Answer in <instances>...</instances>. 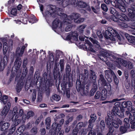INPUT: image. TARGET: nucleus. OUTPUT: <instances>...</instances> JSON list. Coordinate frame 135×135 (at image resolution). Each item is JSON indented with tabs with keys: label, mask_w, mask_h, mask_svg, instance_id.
Here are the masks:
<instances>
[{
	"label": "nucleus",
	"mask_w": 135,
	"mask_h": 135,
	"mask_svg": "<svg viewBox=\"0 0 135 135\" xmlns=\"http://www.w3.org/2000/svg\"><path fill=\"white\" fill-rule=\"evenodd\" d=\"M58 9L59 10L57 11V8L55 6L51 5L44 14L47 21L48 17H50L51 16L54 17L57 15L61 16L64 19L62 23L58 19H56L54 20L52 25V28L54 30L60 28L64 25L68 24L66 20H65L67 17L66 15L62 13L63 11L61 9L59 8Z\"/></svg>",
	"instance_id": "f257e3e1"
},
{
	"label": "nucleus",
	"mask_w": 135,
	"mask_h": 135,
	"mask_svg": "<svg viewBox=\"0 0 135 135\" xmlns=\"http://www.w3.org/2000/svg\"><path fill=\"white\" fill-rule=\"evenodd\" d=\"M120 107L119 106L118 107L114 106L113 107L111 112L112 115H108L106 117L105 121L107 124L111 126L113 125L114 127L115 128H118L119 124H121L122 123V121L114 116L117 115L120 116V115H123L122 113H121V114H120Z\"/></svg>",
	"instance_id": "f03ea898"
},
{
	"label": "nucleus",
	"mask_w": 135,
	"mask_h": 135,
	"mask_svg": "<svg viewBox=\"0 0 135 135\" xmlns=\"http://www.w3.org/2000/svg\"><path fill=\"white\" fill-rule=\"evenodd\" d=\"M103 34L104 37L107 39L112 41H117L119 44H122L124 42L123 37L119 35L117 31L110 27H108L105 31H103Z\"/></svg>",
	"instance_id": "7ed1b4c3"
},
{
	"label": "nucleus",
	"mask_w": 135,
	"mask_h": 135,
	"mask_svg": "<svg viewBox=\"0 0 135 135\" xmlns=\"http://www.w3.org/2000/svg\"><path fill=\"white\" fill-rule=\"evenodd\" d=\"M105 77L109 82H112L113 80L112 76H113L116 84H118V81L116 76L112 71L106 70L105 71Z\"/></svg>",
	"instance_id": "20e7f679"
},
{
	"label": "nucleus",
	"mask_w": 135,
	"mask_h": 135,
	"mask_svg": "<svg viewBox=\"0 0 135 135\" xmlns=\"http://www.w3.org/2000/svg\"><path fill=\"white\" fill-rule=\"evenodd\" d=\"M102 55L103 57H106L108 59H110L112 61H114L117 59L116 54L113 53L109 51H102L101 52Z\"/></svg>",
	"instance_id": "39448f33"
},
{
	"label": "nucleus",
	"mask_w": 135,
	"mask_h": 135,
	"mask_svg": "<svg viewBox=\"0 0 135 135\" xmlns=\"http://www.w3.org/2000/svg\"><path fill=\"white\" fill-rule=\"evenodd\" d=\"M80 15L78 13H74L72 14V15L69 16L68 17L67 16L65 20H66L67 23H70L71 21L74 19L75 22V21L77 20L80 17Z\"/></svg>",
	"instance_id": "423d86ee"
},
{
	"label": "nucleus",
	"mask_w": 135,
	"mask_h": 135,
	"mask_svg": "<svg viewBox=\"0 0 135 135\" xmlns=\"http://www.w3.org/2000/svg\"><path fill=\"white\" fill-rule=\"evenodd\" d=\"M115 64L116 66L118 68L120 67L121 66H126L127 64V61L124 60L121 58H118L117 57L115 59Z\"/></svg>",
	"instance_id": "0eeeda50"
},
{
	"label": "nucleus",
	"mask_w": 135,
	"mask_h": 135,
	"mask_svg": "<svg viewBox=\"0 0 135 135\" xmlns=\"http://www.w3.org/2000/svg\"><path fill=\"white\" fill-rule=\"evenodd\" d=\"M110 18L113 21L117 22L118 24L121 27L124 28H127L128 27V25L124 22H120L119 20L116 18L115 16L112 15L110 17Z\"/></svg>",
	"instance_id": "6e6552de"
},
{
	"label": "nucleus",
	"mask_w": 135,
	"mask_h": 135,
	"mask_svg": "<svg viewBox=\"0 0 135 135\" xmlns=\"http://www.w3.org/2000/svg\"><path fill=\"white\" fill-rule=\"evenodd\" d=\"M11 104L9 102L7 104L4 108L1 113L2 116H6L8 113L11 107Z\"/></svg>",
	"instance_id": "1a4fd4ad"
},
{
	"label": "nucleus",
	"mask_w": 135,
	"mask_h": 135,
	"mask_svg": "<svg viewBox=\"0 0 135 135\" xmlns=\"http://www.w3.org/2000/svg\"><path fill=\"white\" fill-rule=\"evenodd\" d=\"M9 124L8 122L4 121H1L0 122V129L2 131H6L9 127Z\"/></svg>",
	"instance_id": "9d476101"
},
{
	"label": "nucleus",
	"mask_w": 135,
	"mask_h": 135,
	"mask_svg": "<svg viewBox=\"0 0 135 135\" xmlns=\"http://www.w3.org/2000/svg\"><path fill=\"white\" fill-rule=\"evenodd\" d=\"M78 34L75 31L73 32L71 35H68L66 38L67 40L77 41L78 40Z\"/></svg>",
	"instance_id": "9b49d317"
},
{
	"label": "nucleus",
	"mask_w": 135,
	"mask_h": 135,
	"mask_svg": "<svg viewBox=\"0 0 135 135\" xmlns=\"http://www.w3.org/2000/svg\"><path fill=\"white\" fill-rule=\"evenodd\" d=\"M58 124L55 122L53 124L52 127L54 129H56L57 130L59 131V133L57 135H63L64 133V131L63 130H61V126L58 127Z\"/></svg>",
	"instance_id": "f8f14e48"
},
{
	"label": "nucleus",
	"mask_w": 135,
	"mask_h": 135,
	"mask_svg": "<svg viewBox=\"0 0 135 135\" xmlns=\"http://www.w3.org/2000/svg\"><path fill=\"white\" fill-rule=\"evenodd\" d=\"M27 44H26L22 47L20 50V48H17L16 51V55L18 57L21 56L23 54L25 49L27 46Z\"/></svg>",
	"instance_id": "ddd939ff"
},
{
	"label": "nucleus",
	"mask_w": 135,
	"mask_h": 135,
	"mask_svg": "<svg viewBox=\"0 0 135 135\" xmlns=\"http://www.w3.org/2000/svg\"><path fill=\"white\" fill-rule=\"evenodd\" d=\"M116 16H115L116 18L123 21H128L129 19L124 14H122V15H119L118 13H116Z\"/></svg>",
	"instance_id": "4468645a"
},
{
	"label": "nucleus",
	"mask_w": 135,
	"mask_h": 135,
	"mask_svg": "<svg viewBox=\"0 0 135 135\" xmlns=\"http://www.w3.org/2000/svg\"><path fill=\"white\" fill-rule=\"evenodd\" d=\"M74 2L75 4L73 5L75 6H78L81 8H84L87 6L86 3L82 1L81 0H75Z\"/></svg>",
	"instance_id": "2eb2a0df"
},
{
	"label": "nucleus",
	"mask_w": 135,
	"mask_h": 135,
	"mask_svg": "<svg viewBox=\"0 0 135 135\" xmlns=\"http://www.w3.org/2000/svg\"><path fill=\"white\" fill-rule=\"evenodd\" d=\"M74 1L75 0H71V1H69V0H62V1L60 3V4H62V7H65L69 4H75V3Z\"/></svg>",
	"instance_id": "dca6fc26"
},
{
	"label": "nucleus",
	"mask_w": 135,
	"mask_h": 135,
	"mask_svg": "<svg viewBox=\"0 0 135 135\" xmlns=\"http://www.w3.org/2000/svg\"><path fill=\"white\" fill-rule=\"evenodd\" d=\"M118 8L121 11L124 12L126 11V9L125 8L124 3L122 0L120 1L119 0L118 1Z\"/></svg>",
	"instance_id": "f3484780"
},
{
	"label": "nucleus",
	"mask_w": 135,
	"mask_h": 135,
	"mask_svg": "<svg viewBox=\"0 0 135 135\" xmlns=\"http://www.w3.org/2000/svg\"><path fill=\"white\" fill-rule=\"evenodd\" d=\"M124 35L128 42L135 45V37L133 36H128L129 35L127 33H125Z\"/></svg>",
	"instance_id": "a211bd4d"
},
{
	"label": "nucleus",
	"mask_w": 135,
	"mask_h": 135,
	"mask_svg": "<svg viewBox=\"0 0 135 135\" xmlns=\"http://www.w3.org/2000/svg\"><path fill=\"white\" fill-rule=\"evenodd\" d=\"M86 43L85 44V46L86 49L93 52H95V50L93 49V46L91 43L88 40H85Z\"/></svg>",
	"instance_id": "6ab92c4d"
},
{
	"label": "nucleus",
	"mask_w": 135,
	"mask_h": 135,
	"mask_svg": "<svg viewBox=\"0 0 135 135\" xmlns=\"http://www.w3.org/2000/svg\"><path fill=\"white\" fill-rule=\"evenodd\" d=\"M34 113L32 111H30L28 112L27 113V116L23 115L22 117V119L23 121L26 120V118L29 119L31 117H32L34 115Z\"/></svg>",
	"instance_id": "aec40b11"
},
{
	"label": "nucleus",
	"mask_w": 135,
	"mask_h": 135,
	"mask_svg": "<svg viewBox=\"0 0 135 135\" xmlns=\"http://www.w3.org/2000/svg\"><path fill=\"white\" fill-rule=\"evenodd\" d=\"M107 90L104 89L102 90L101 94V99L102 100H105L107 97Z\"/></svg>",
	"instance_id": "412c9836"
},
{
	"label": "nucleus",
	"mask_w": 135,
	"mask_h": 135,
	"mask_svg": "<svg viewBox=\"0 0 135 135\" xmlns=\"http://www.w3.org/2000/svg\"><path fill=\"white\" fill-rule=\"evenodd\" d=\"M23 111L22 109H21L19 111L15 114L13 117H15V119L16 120L18 118L21 117L23 114Z\"/></svg>",
	"instance_id": "4be33fe9"
},
{
	"label": "nucleus",
	"mask_w": 135,
	"mask_h": 135,
	"mask_svg": "<svg viewBox=\"0 0 135 135\" xmlns=\"http://www.w3.org/2000/svg\"><path fill=\"white\" fill-rule=\"evenodd\" d=\"M61 97L60 96L56 94L52 95L50 98L52 102L58 101L60 99Z\"/></svg>",
	"instance_id": "5701e85b"
},
{
	"label": "nucleus",
	"mask_w": 135,
	"mask_h": 135,
	"mask_svg": "<svg viewBox=\"0 0 135 135\" xmlns=\"http://www.w3.org/2000/svg\"><path fill=\"white\" fill-rule=\"evenodd\" d=\"M86 26L85 25H83L79 26L78 28V31L79 34H82L83 33L84 30L86 27Z\"/></svg>",
	"instance_id": "b1692460"
},
{
	"label": "nucleus",
	"mask_w": 135,
	"mask_h": 135,
	"mask_svg": "<svg viewBox=\"0 0 135 135\" xmlns=\"http://www.w3.org/2000/svg\"><path fill=\"white\" fill-rule=\"evenodd\" d=\"M46 124V128L49 129L50 128V124L51 123V119L50 117H47L45 119Z\"/></svg>",
	"instance_id": "393cba45"
},
{
	"label": "nucleus",
	"mask_w": 135,
	"mask_h": 135,
	"mask_svg": "<svg viewBox=\"0 0 135 135\" xmlns=\"http://www.w3.org/2000/svg\"><path fill=\"white\" fill-rule=\"evenodd\" d=\"M133 113V116L129 112L127 111L126 112V114L127 116L129 117V120H134V118L135 117V113L134 112Z\"/></svg>",
	"instance_id": "a878e982"
},
{
	"label": "nucleus",
	"mask_w": 135,
	"mask_h": 135,
	"mask_svg": "<svg viewBox=\"0 0 135 135\" xmlns=\"http://www.w3.org/2000/svg\"><path fill=\"white\" fill-rule=\"evenodd\" d=\"M89 39V40L93 42L94 46H95L96 47L98 48H99L100 47V44L96 40H93L91 37H90Z\"/></svg>",
	"instance_id": "bb28decb"
},
{
	"label": "nucleus",
	"mask_w": 135,
	"mask_h": 135,
	"mask_svg": "<svg viewBox=\"0 0 135 135\" xmlns=\"http://www.w3.org/2000/svg\"><path fill=\"white\" fill-rule=\"evenodd\" d=\"M107 125H108V124ZM108 126L109 127H110L109 128V132L107 133V135H115V134L114 131V128L111 127H112L113 126V125L111 126L109 125H108Z\"/></svg>",
	"instance_id": "cd10ccee"
},
{
	"label": "nucleus",
	"mask_w": 135,
	"mask_h": 135,
	"mask_svg": "<svg viewBox=\"0 0 135 135\" xmlns=\"http://www.w3.org/2000/svg\"><path fill=\"white\" fill-rule=\"evenodd\" d=\"M129 127H127L126 126H122L120 127V131L122 134H123L126 133L127 129L129 128Z\"/></svg>",
	"instance_id": "c85d7f7f"
},
{
	"label": "nucleus",
	"mask_w": 135,
	"mask_h": 135,
	"mask_svg": "<svg viewBox=\"0 0 135 135\" xmlns=\"http://www.w3.org/2000/svg\"><path fill=\"white\" fill-rule=\"evenodd\" d=\"M105 127V124L104 121L102 120H101L99 124V128L101 131L104 130Z\"/></svg>",
	"instance_id": "c756f323"
},
{
	"label": "nucleus",
	"mask_w": 135,
	"mask_h": 135,
	"mask_svg": "<svg viewBox=\"0 0 135 135\" xmlns=\"http://www.w3.org/2000/svg\"><path fill=\"white\" fill-rule=\"evenodd\" d=\"M21 64V59L17 58L16 59L15 63V66L17 67L18 69L19 68Z\"/></svg>",
	"instance_id": "7c9ffc66"
},
{
	"label": "nucleus",
	"mask_w": 135,
	"mask_h": 135,
	"mask_svg": "<svg viewBox=\"0 0 135 135\" xmlns=\"http://www.w3.org/2000/svg\"><path fill=\"white\" fill-rule=\"evenodd\" d=\"M96 77L95 73L92 71H91L90 76V79L92 80H95L96 78Z\"/></svg>",
	"instance_id": "2f4dec72"
},
{
	"label": "nucleus",
	"mask_w": 135,
	"mask_h": 135,
	"mask_svg": "<svg viewBox=\"0 0 135 135\" xmlns=\"http://www.w3.org/2000/svg\"><path fill=\"white\" fill-rule=\"evenodd\" d=\"M124 126H126L127 127H130V125L129 123V120L128 118H125L123 121Z\"/></svg>",
	"instance_id": "473e14b6"
},
{
	"label": "nucleus",
	"mask_w": 135,
	"mask_h": 135,
	"mask_svg": "<svg viewBox=\"0 0 135 135\" xmlns=\"http://www.w3.org/2000/svg\"><path fill=\"white\" fill-rule=\"evenodd\" d=\"M88 71L86 70H85L83 74H81V75L83 78L84 79L86 80L88 78Z\"/></svg>",
	"instance_id": "72a5a7b5"
},
{
	"label": "nucleus",
	"mask_w": 135,
	"mask_h": 135,
	"mask_svg": "<svg viewBox=\"0 0 135 135\" xmlns=\"http://www.w3.org/2000/svg\"><path fill=\"white\" fill-rule=\"evenodd\" d=\"M8 97L6 95H3L2 98L0 100L1 102L5 104L7 102L8 100Z\"/></svg>",
	"instance_id": "f704fd0d"
},
{
	"label": "nucleus",
	"mask_w": 135,
	"mask_h": 135,
	"mask_svg": "<svg viewBox=\"0 0 135 135\" xmlns=\"http://www.w3.org/2000/svg\"><path fill=\"white\" fill-rule=\"evenodd\" d=\"M8 47L7 46V44L6 42H4L3 44V51L4 54H6L7 51Z\"/></svg>",
	"instance_id": "c9c22d12"
},
{
	"label": "nucleus",
	"mask_w": 135,
	"mask_h": 135,
	"mask_svg": "<svg viewBox=\"0 0 135 135\" xmlns=\"http://www.w3.org/2000/svg\"><path fill=\"white\" fill-rule=\"evenodd\" d=\"M23 84L18 83L16 86V89L18 92H20L22 88Z\"/></svg>",
	"instance_id": "e433bc0d"
},
{
	"label": "nucleus",
	"mask_w": 135,
	"mask_h": 135,
	"mask_svg": "<svg viewBox=\"0 0 135 135\" xmlns=\"http://www.w3.org/2000/svg\"><path fill=\"white\" fill-rule=\"evenodd\" d=\"M89 125L88 129L89 131L90 130H93V122H92L91 120H90L89 121Z\"/></svg>",
	"instance_id": "4c0bfd02"
},
{
	"label": "nucleus",
	"mask_w": 135,
	"mask_h": 135,
	"mask_svg": "<svg viewBox=\"0 0 135 135\" xmlns=\"http://www.w3.org/2000/svg\"><path fill=\"white\" fill-rule=\"evenodd\" d=\"M42 97L41 93L38 94V97L36 101L38 103H40L42 100Z\"/></svg>",
	"instance_id": "58836bf2"
},
{
	"label": "nucleus",
	"mask_w": 135,
	"mask_h": 135,
	"mask_svg": "<svg viewBox=\"0 0 135 135\" xmlns=\"http://www.w3.org/2000/svg\"><path fill=\"white\" fill-rule=\"evenodd\" d=\"M130 123L131 124V127L132 128H135V117L134 120H130Z\"/></svg>",
	"instance_id": "ea45409f"
},
{
	"label": "nucleus",
	"mask_w": 135,
	"mask_h": 135,
	"mask_svg": "<svg viewBox=\"0 0 135 135\" xmlns=\"http://www.w3.org/2000/svg\"><path fill=\"white\" fill-rule=\"evenodd\" d=\"M97 88V86H95L93 88L90 90V95L92 96L94 95V93L96 91Z\"/></svg>",
	"instance_id": "a19ab883"
},
{
	"label": "nucleus",
	"mask_w": 135,
	"mask_h": 135,
	"mask_svg": "<svg viewBox=\"0 0 135 135\" xmlns=\"http://www.w3.org/2000/svg\"><path fill=\"white\" fill-rule=\"evenodd\" d=\"M110 12L113 15H114L115 16H116L117 13H118L117 12L115 9L112 7H111L110 9Z\"/></svg>",
	"instance_id": "79ce46f5"
},
{
	"label": "nucleus",
	"mask_w": 135,
	"mask_h": 135,
	"mask_svg": "<svg viewBox=\"0 0 135 135\" xmlns=\"http://www.w3.org/2000/svg\"><path fill=\"white\" fill-rule=\"evenodd\" d=\"M37 128L35 127L33 128L31 130V132L34 135L37 134Z\"/></svg>",
	"instance_id": "37998d69"
},
{
	"label": "nucleus",
	"mask_w": 135,
	"mask_h": 135,
	"mask_svg": "<svg viewBox=\"0 0 135 135\" xmlns=\"http://www.w3.org/2000/svg\"><path fill=\"white\" fill-rule=\"evenodd\" d=\"M101 7L102 9L105 12L107 11L108 10V8L107 7L105 4H102Z\"/></svg>",
	"instance_id": "c03bdc74"
},
{
	"label": "nucleus",
	"mask_w": 135,
	"mask_h": 135,
	"mask_svg": "<svg viewBox=\"0 0 135 135\" xmlns=\"http://www.w3.org/2000/svg\"><path fill=\"white\" fill-rule=\"evenodd\" d=\"M18 111V108L16 106L14 107L12 110V114L13 115V117Z\"/></svg>",
	"instance_id": "a18cd8bd"
},
{
	"label": "nucleus",
	"mask_w": 135,
	"mask_h": 135,
	"mask_svg": "<svg viewBox=\"0 0 135 135\" xmlns=\"http://www.w3.org/2000/svg\"><path fill=\"white\" fill-rule=\"evenodd\" d=\"M36 95V91H34L33 92L32 96V100L33 101H34L35 100Z\"/></svg>",
	"instance_id": "49530a36"
},
{
	"label": "nucleus",
	"mask_w": 135,
	"mask_h": 135,
	"mask_svg": "<svg viewBox=\"0 0 135 135\" xmlns=\"http://www.w3.org/2000/svg\"><path fill=\"white\" fill-rule=\"evenodd\" d=\"M87 132V130L85 129H82L81 131V135H85Z\"/></svg>",
	"instance_id": "de8ad7c7"
},
{
	"label": "nucleus",
	"mask_w": 135,
	"mask_h": 135,
	"mask_svg": "<svg viewBox=\"0 0 135 135\" xmlns=\"http://www.w3.org/2000/svg\"><path fill=\"white\" fill-rule=\"evenodd\" d=\"M26 127L25 125H23L20 126L18 128V130L21 133L23 132L24 130L26 129Z\"/></svg>",
	"instance_id": "09e8293b"
},
{
	"label": "nucleus",
	"mask_w": 135,
	"mask_h": 135,
	"mask_svg": "<svg viewBox=\"0 0 135 135\" xmlns=\"http://www.w3.org/2000/svg\"><path fill=\"white\" fill-rule=\"evenodd\" d=\"M90 117L92 120H91L92 122H94L96 119L97 117L96 115L94 114H92L90 115Z\"/></svg>",
	"instance_id": "8fccbe9b"
},
{
	"label": "nucleus",
	"mask_w": 135,
	"mask_h": 135,
	"mask_svg": "<svg viewBox=\"0 0 135 135\" xmlns=\"http://www.w3.org/2000/svg\"><path fill=\"white\" fill-rule=\"evenodd\" d=\"M56 52L57 58H59L60 56H62V52L60 51L59 50L56 51Z\"/></svg>",
	"instance_id": "3c124183"
},
{
	"label": "nucleus",
	"mask_w": 135,
	"mask_h": 135,
	"mask_svg": "<svg viewBox=\"0 0 135 135\" xmlns=\"http://www.w3.org/2000/svg\"><path fill=\"white\" fill-rule=\"evenodd\" d=\"M11 14L14 15H16L17 13V10L16 8H13L11 12Z\"/></svg>",
	"instance_id": "603ef678"
},
{
	"label": "nucleus",
	"mask_w": 135,
	"mask_h": 135,
	"mask_svg": "<svg viewBox=\"0 0 135 135\" xmlns=\"http://www.w3.org/2000/svg\"><path fill=\"white\" fill-rule=\"evenodd\" d=\"M88 135H96V132L94 130L89 131Z\"/></svg>",
	"instance_id": "864d4df0"
},
{
	"label": "nucleus",
	"mask_w": 135,
	"mask_h": 135,
	"mask_svg": "<svg viewBox=\"0 0 135 135\" xmlns=\"http://www.w3.org/2000/svg\"><path fill=\"white\" fill-rule=\"evenodd\" d=\"M101 94L99 91H98L97 93L95 96V98L96 99H98L99 98Z\"/></svg>",
	"instance_id": "5fc2aeb1"
},
{
	"label": "nucleus",
	"mask_w": 135,
	"mask_h": 135,
	"mask_svg": "<svg viewBox=\"0 0 135 135\" xmlns=\"http://www.w3.org/2000/svg\"><path fill=\"white\" fill-rule=\"evenodd\" d=\"M100 79L99 80V81L100 80L102 82V83H104L105 81V80H104V76L102 74H100Z\"/></svg>",
	"instance_id": "6e6d98bb"
},
{
	"label": "nucleus",
	"mask_w": 135,
	"mask_h": 135,
	"mask_svg": "<svg viewBox=\"0 0 135 135\" xmlns=\"http://www.w3.org/2000/svg\"><path fill=\"white\" fill-rule=\"evenodd\" d=\"M97 34L99 38H102L103 37V36L100 31H97Z\"/></svg>",
	"instance_id": "4d7b16f0"
},
{
	"label": "nucleus",
	"mask_w": 135,
	"mask_h": 135,
	"mask_svg": "<svg viewBox=\"0 0 135 135\" xmlns=\"http://www.w3.org/2000/svg\"><path fill=\"white\" fill-rule=\"evenodd\" d=\"M86 125V124L85 125H84V123L83 122H80L79 123L77 124V126L79 128H80L83 126L84 127H85Z\"/></svg>",
	"instance_id": "13d9d810"
},
{
	"label": "nucleus",
	"mask_w": 135,
	"mask_h": 135,
	"mask_svg": "<svg viewBox=\"0 0 135 135\" xmlns=\"http://www.w3.org/2000/svg\"><path fill=\"white\" fill-rule=\"evenodd\" d=\"M72 26L71 25H69L67 26L65 28V31H68L71 30Z\"/></svg>",
	"instance_id": "bf43d9fd"
},
{
	"label": "nucleus",
	"mask_w": 135,
	"mask_h": 135,
	"mask_svg": "<svg viewBox=\"0 0 135 135\" xmlns=\"http://www.w3.org/2000/svg\"><path fill=\"white\" fill-rule=\"evenodd\" d=\"M91 9L93 10V11L95 13H97L99 11V8H94V7H91Z\"/></svg>",
	"instance_id": "052dcab7"
},
{
	"label": "nucleus",
	"mask_w": 135,
	"mask_h": 135,
	"mask_svg": "<svg viewBox=\"0 0 135 135\" xmlns=\"http://www.w3.org/2000/svg\"><path fill=\"white\" fill-rule=\"evenodd\" d=\"M126 102L127 104V107H128L131 108L132 104V102L130 101H128L127 102Z\"/></svg>",
	"instance_id": "680f3d73"
},
{
	"label": "nucleus",
	"mask_w": 135,
	"mask_h": 135,
	"mask_svg": "<svg viewBox=\"0 0 135 135\" xmlns=\"http://www.w3.org/2000/svg\"><path fill=\"white\" fill-rule=\"evenodd\" d=\"M121 100V99L119 100L118 99H114L112 101L105 102L104 103H106L108 102H109V103H112V102H116L117 101H118L119 100Z\"/></svg>",
	"instance_id": "e2e57ef3"
},
{
	"label": "nucleus",
	"mask_w": 135,
	"mask_h": 135,
	"mask_svg": "<svg viewBox=\"0 0 135 135\" xmlns=\"http://www.w3.org/2000/svg\"><path fill=\"white\" fill-rule=\"evenodd\" d=\"M78 130L77 128H75L73 130V135H78Z\"/></svg>",
	"instance_id": "0e129e2a"
},
{
	"label": "nucleus",
	"mask_w": 135,
	"mask_h": 135,
	"mask_svg": "<svg viewBox=\"0 0 135 135\" xmlns=\"http://www.w3.org/2000/svg\"><path fill=\"white\" fill-rule=\"evenodd\" d=\"M126 102H123L122 103L121 107L123 108H125L127 107Z\"/></svg>",
	"instance_id": "69168bd1"
},
{
	"label": "nucleus",
	"mask_w": 135,
	"mask_h": 135,
	"mask_svg": "<svg viewBox=\"0 0 135 135\" xmlns=\"http://www.w3.org/2000/svg\"><path fill=\"white\" fill-rule=\"evenodd\" d=\"M66 96L68 98H69L70 97V92L69 90L66 89Z\"/></svg>",
	"instance_id": "338daca9"
},
{
	"label": "nucleus",
	"mask_w": 135,
	"mask_h": 135,
	"mask_svg": "<svg viewBox=\"0 0 135 135\" xmlns=\"http://www.w3.org/2000/svg\"><path fill=\"white\" fill-rule=\"evenodd\" d=\"M129 31L131 33L134 35H135V28H134L133 29L132 28L129 30Z\"/></svg>",
	"instance_id": "774afa93"
}]
</instances>
